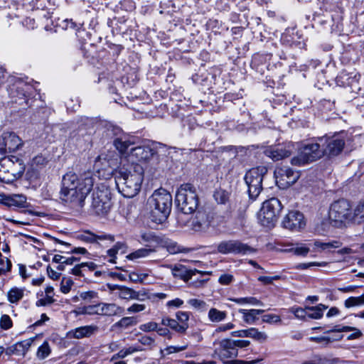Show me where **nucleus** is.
I'll list each match as a JSON object with an SVG mask.
<instances>
[{
	"instance_id": "f257e3e1",
	"label": "nucleus",
	"mask_w": 364,
	"mask_h": 364,
	"mask_svg": "<svg viewBox=\"0 0 364 364\" xmlns=\"http://www.w3.org/2000/svg\"><path fill=\"white\" fill-rule=\"evenodd\" d=\"M94 183L95 178L92 172L84 173L80 177L75 173H68L63 177L60 198L65 203L82 207Z\"/></svg>"
},
{
	"instance_id": "f03ea898",
	"label": "nucleus",
	"mask_w": 364,
	"mask_h": 364,
	"mask_svg": "<svg viewBox=\"0 0 364 364\" xmlns=\"http://www.w3.org/2000/svg\"><path fill=\"white\" fill-rule=\"evenodd\" d=\"M144 168L138 164L122 167L114 173V180L119 192L125 198H133L141 189Z\"/></svg>"
},
{
	"instance_id": "7ed1b4c3",
	"label": "nucleus",
	"mask_w": 364,
	"mask_h": 364,
	"mask_svg": "<svg viewBox=\"0 0 364 364\" xmlns=\"http://www.w3.org/2000/svg\"><path fill=\"white\" fill-rule=\"evenodd\" d=\"M148 205L151 220L157 224L163 223L171 213L172 196L165 189H158L148 199Z\"/></svg>"
},
{
	"instance_id": "20e7f679",
	"label": "nucleus",
	"mask_w": 364,
	"mask_h": 364,
	"mask_svg": "<svg viewBox=\"0 0 364 364\" xmlns=\"http://www.w3.org/2000/svg\"><path fill=\"white\" fill-rule=\"evenodd\" d=\"M23 160L16 156H9L0 159V181L11 183L21 178L25 172Z\"/></svg>"
},
{
	"instance_id": "39448f33",
	"label": "nucleus",
	"mask_w": 364,
	"mask_h": 364,
	"mask_svg": "<svg viewBox=\"0 0 364 364\" xmlns=\"http://www.w3.org/2000/svg\"><path fill=\"white\" fill-rule=\"evenodd\" d=\"M175 203L183 214L195 212L199 204L196 187L191 183L182 184L176 192Z\"/></svg>"
},
{
	"instance_id": "423d86ee",
	"label": "nucleus",
	"mask_w": 364,
	"mask_h": 364,
	"mask_svg": "<svg viewBox=\"0 0 364 364\" xmlns=\"http://www.w3.org/2000/svg\"><path fill=\"white\" fill-rule=\"evenodd\" d=\"M112 206V194L109 188L104 184L97 186L92 194L91 211L97 215L105 216Z\"/></svg>"
},
{
	"instance_id": "0eeeda50",
	"label": "nucleus",
	"mask_w": 364,
	"mask_h": 364,
	"mask_svg": "<svg viewBox=\"0 0 364 364\" xmlns=\"http://www.w3.org/2000/svg\"><path fill=\"white\" fill-rule=\"evenodd\" d=\"M323 156L320 141L309 143L299 149L296 156L291 159V164L296 166H302L317 161Z\"/></svg>"
},
{
	"instance_id": "6e6552de",
	"label": "nucleus",
	"mask_w": 364,
	"mask_h": 364,
	"mask_svg": "<svg viewBox=\"0 0 364 364\" xmlns=\"http://www.w3.org/2000/svg\"><path fill=\"white\" fill-rule=\"evenodd\" d=\"M267 173L265 166H257L249 170L245 176V181L248 187V193L252 199H255L262 190V181Z\"/></svg>"
},
{
	"instance_id": "1a4fd4ad",
	"label": "nucleus",
	"mask_w": 364,
	"mask_h": 364,
	"mask_svg": "<svg viewBox=\"0 0 364 364\" xmlns=\"http://www.w3.org/2000/svg\"><path fill=\"white\" fill-rule=\"evenodd\" d=\"M282 209V203L277 198H272L264 201L259 215L262 225L269 228L274 226Z\"/></svg>"
},
{
	"instance_id": "9d476101",
	"label": "nucleus",
	"mask_w": 364,
	"mask_h": 364,
	"mask_svg": "<svg viewBox=\"0 0 364 364\" xmlns=\"http://www.w3.org/2000/svg\"><path fill=\"white\" fill-rule=\"evenodd\" d=\"M329 219L335 226H340L347 220H351L350 205L346 200L341 199L333 202L328 212Z\"/></svg>"
},
{
	"instance_id": "9b49d317",
	"label": "nucleus",
	"mask_w": 364,
	"mask_h": 364,
	"mask_svg": "<svg viewBox=\"0 0 364 364\" xmlns=\"http://www.w3.org/2000/svg\"><path fill=\"white\" fill-rule=\"evenodd\" d=\"M217 252L223 255H250L255 252L252 247L238 240H223L217 245Z\"/></svg>"
},
{
	"instance_id": "f8f14e48",
	"label": "nucleus",
	"mask_w": 364,
	"mask_h": 364,
	"mask_svg": "<svg viewBox=\"0 0 364 364\" xmlns=\"http://www.w3.org/2000/svg\"><path fill=\"white\" fill-rule=\"evenodd\" d=\"M274 176L277 186L282 189H286L298 181L300 173L289 166H282L275 168Z\"/></svg>"
},
{
	"instance_id": "ddd939ff",
	"label": "nucleus",
	"mask_w": 364,
	"mask_h": 364,
	"mask_svg": "<svg viewBox=\"0 0 364 364\" xmlns=\"http://www.w3.org/2000/svg\"><path fill=\"white\" fill-rule=\"evenodd\" d=\"M83 313L85 314L114 316L122 315L124 308L114 303H99L95 305H89L84 307Z\"/></svg>"
},
{
	"instance_id": "4468645a",
	"label": "nucleus",
	"mask_w": 364,
	"mask_h": 364,
	"mask_svg": "<svg viewBox=\"0 0 364 364\" xmlns=\"http://www.w3.org/2000/svg\"><path fill=\"white\" fill-rule=\"evenodd\" d=\"M317 141L321 142L323 155L328 156H338L343 151L345 146L344 138L340 135H334L331 137H320Z\"/></svg>"
},
{
	"instance_id": "2eb2a0df",
	"label": "nucleus",
	"mask_w": 364,
	"mask_h": 364,
	"mask_svg": "<svg viewBox=\"0 0 364 364\" xmlns=\"http://www.w3.org/2000/svg\"><path fill=\"white\" fill-rule=\"evenodd\" d=\"M220 217L214 218L209 215L205 211L198 210L196 215L190 221L189 226L191 228L196 231H205L209 227L216 228L218 225L215 220H219Z\"/></svg>"
},
{
	"instance_id": "dca6fc26",
	"label": "nucleus",
	"mask_w": 364,
	"mask_h": 364,
	"mask_svg": "<svg viewBox=\"0 0 364 364\" xmlns=\"http://www.w3.org/2000/svg\"><path fill=\"white\" fill-rule=\"evenodd\" d=\"M23 143L21 139L13 132H4L0 136V152H14L20 149Z\"/></svg>"
},
{
	"instance_id": "f3484780",
	"label": "nucleus",
	"mask_w": 364,
	"mask_h": 364,
	"mask_svg": "<svg viewBox=\"0 0 364 364\" xmlns=\"http://www.w3.org/2000/svg\"><path fill=\"white\" fill-rule=\"evenodd\" d=\"M237 349H235L233 346V342L230 339H223L219 343V347L215 350V353L218 355L220 360L223 364H226L227 362H230L232 358L237 355Z\"/></svg>"
},
{
	"instance_id": "a211bd4d",
	"label": "nucleus",
	"mask_w": 364,
	"mask_h": 364,
	"mask_svg": "<svg viewBox=\"0 0 364 364\" xmlns=\"http://www.w3.org/2000/svg\"><path fill=\"white\" fill-rule=\"evenodd\" d=\"M293 146L291 143L272 146L264 150V154L277 161L289 157L292 152Z\"/></svg>"
},
{
	"instance_id": "6ab92c4d",
	"label": "nucleus",
	"mask_w": 364,
	"mask_h": 364,
	"mask_svg": "<svg viewBox=\"0 0 364 364\" xmlns=\"http://www.w3.org/2000/svg\"><path fill=\"white\" fill-rule=\"evenodd\" d=\"M305 225L304 215L299 211H290L283 219V228L290 230H298Z\"/></svg>"
},
{
	"instance_id": "aec40b11",
	"label": "nucleus",
	"mask_w": 364,
	"mask_h": 364,
	"mask_svg": "<svg viewBox=\"0 0 364 364\" xmlns=\"http://www.w3.org/2000/svg\"><path fill=\"white\" fill-rule=\"evenodd\" d=\"M154 153V150L147 146H139L130 149V157L138 161H148Z\"/></svg>"
},
{
	"instance_id": "412c9836",
	"label": "nucleus",
	"mask_w": 364,
	"mask_h": 364,
	"mask_svg": "<svg viewBox=\"0 0 364 364\" xmlns=\"http://www.w3.org/2000/svg\"><path fill=\"white\" fill-rule=\"evenodd\" d=\"M231 335L236 337H249L259 342L266 341L268 338L264 332L259 331L256 328L232 331Z\"/></svg>"
},
{
	"instance_id": "4be33fe9",
	"label": "nucleus",
	"mask_w": 364,
	"mask_h": 364,
	"mask_svg": "<svg viewBox=\"0 0 364 364\" xmlns=\"http://www.w3.org/2000/svg\"><path fill=\"white\" fill-rule=\"evenodd\" d=\"M159 245L166 249L170 254L173 255L181 252H188L190 251L188 248L183 247L179 245L176 242L164 237H161Z\"/></svg>"
},
{
	"instance_id": "5701e85b",
	"label": "nucleus",
	"mask_w": 364,
	"mask_h": 364,
	"mask_svg": "<svg viewBox=\"0 0 364 364\" xmlns=\"http://www.w3.org/2000/svg\"><path fill=\"white\" fill-rule=\"evenodd\" d=\"M138 320L135 316H125L114 323L111 326V331H122L137 324Z\"/></svg>"
},
{
	"instance_id": "b1692460",
	"label": "nucleus",
	"mask_w": 364,
	"mask_h": 364,
	"mask_svg": "<svg viewBox=\"0 0 364 364\" xmlns=\"http://www.w3.org/2000/svg\"><path fill=\"white\" fill-rule=\"evenodd\" d=\"M135 144V139L127 136L117 138L114 141L115 147L122 154L127 153L131 149L130 146Z\"/></svg>"
},
{
	"instance_id": "393cba45",
	"label": "nucleus",
	"mask_w": 364,
	"mask_h": 364,
	"mask_svg": "<svg viewBox=\"0 0 364 364\" xmlns=\"http://www.w3.org/2000/svg\"><path fill=\"white\" fill-rule=\"evenodd\" d=\"M5 204L9 206L25 207L26 197L22 194H12L2 196Z\"/></svg>"
},
{
	"instance_id": "a878e982",
	"label": "nucleus",
	"mask_w": 364,
	"mask_h": 364,
	"mask_svg": "<svg viewBox=\"0 0 364 364\" xmlns=\"http://www.w3.org/2000/svg\"><path fill=\"white\" fill-rule=\"evenodd\" d=\"M285 247H287V248L284 250V252H291L297 256L305 257L310 251L309 247L304 243H291L286 245Z\"/></svg>"
},
{
	"instance_id": "bb28decb",
	"label": "nucleus",
	"mask_w": 364,
	"mask_h": 364,
	"mask_svg": "<svg viewBox=\"0 0 364 364\" xmlns=\"http://www.w3.org/2000/svg\"><path fill=\"white\" fill-rule=\"evenodd\" d=\"M265 311L264 309H242L238 310V312L242 315V320L247 324H253L258 319L257 316L263 314Z\"/></svg>"
},
{
	"instance_id": "cd10ccee",
	"label": "nucleus",
	"mask_w": 364,
	"mask_h": 364,
	"mask_svg": "<svg viewBox=\"0 0 364 364\" xmlns=\"http://www.w3.org/2000/svg\"><path fill=\"white\" fill-rule=\"evenodd\" d=\"M99 330L98 326L95 325L85 326L75 328L73 332V336L75 338L90 337Z\"/></svg>"
},
{
	"instance_id": "c85d7f7f",
	"label": "nucleus",
	"mask_w": 364,
	"mask_h": 364,
	"mask_svg": "<svg viewBox=\"0 0 364 364\" xmlns=\"http://www.w3.org/2000/svg\"><path fill=\"white\" fill-rule=\"evenodd\" d=\"M161 324L181 334L185 333L188 328V324H180L177 320L168 317L162 319Z\"/></svg>"
},
{
	"instance_id": "c756f323",
	"label": "nucleus",
	"mask_w": 364,
	"mask_h": 364,
	"mask_svg": "<svg viewBox=\"0 0 364 364\" xmlns=\"http://www.w3.org/2000/svg\"><path fill=\"white\" fill-rule=\"evenodd\" d=\"M351 220L354 223L364 224V200L359 201L354 208Z\"/></svg>"
},
{
	"instance_id": "7c9ffc66",
	"label": "nucleus",
	"mask_w": 364,
	"mask_h": 364,
	"mask_svg": "<svg viewBox=\"0 0 364 364\" xmlns=\"http://www.w3.org/2000/svg\"><path fill=\"white\" fill-rule=\"evenodd\" d=\"M353 331L354 333L350 334L348 337V340L358 338L362 336V333L359 329L354 328V327H350V326H341V325L335 326L333 328L327 331V332L328 333H329V332H347V331Z\"/></svg>"
},
{
	"instance_id": "2f4dec72",
	"label": "nucleus",
	"mask_w": 364,
	"mask_h": 364,
	"mask_svg": "<svg viewBox=\"0 0 364 364\" xmlns=\"http://www.w3.org/2000/svg\"><path fill=\"white\" fill-rule=\"evenodd\" d=\"M80 238L85 242H90V243L97 242V240H109L112 241L114 240V237L112 235H96L90 232H86L80 235Z\"/></svg>"
},
{
	"instance_id": "473e14b6",
	"label": "nucleus",
	"mask_w": 364,
	"mask_h": 364,
	"mask_svg": "<svg viewBox=\"0 0 364 364\" xmlns=\"http://www.w3.org/2000/svg\"><path fill=\"white\" fill-rule=\"evenodd\" d=\"M116 295L122 299L130 300L138 299L139 293L131 288L122 286L119 291L116 292Z\"/></svg>"
},
{
	"instance_id": "72a5a7b5",
	"label": "nucleus",
	"mask_w": 364,
	"mask_h": 364,
	"mask_svg": "<svg viewBox=\"0 0 364 364\" xmlns=\"http://www.w3.org/2000/svg\"><path fill=\"white\" fill-rule=\"evenodd\" d=\"M155 252L154 249L151 248H140L134 252L129 254L127 258L129 260H136L141 258L149 257L152 253Z\"/></svg>"
},
{
	"instance_id": "f704fd0d",
	"label": "nucleus",
	"mask_w": 364,
	"mask_h": 364,
	"mask_svg": "<svg viewBox=\"0 0 364 364\" xmlns=\"http://www.w3.org/2000/svg\"><path fill=\"white\" fill-rule=\"evenodd\" d=\"M184 269L185 267L183 265H180V267L175 266L172 269L173 276L180 277L184 280H188L193 275H195L196 272H198L197 269H190L189 271H187Z\"/></svg>"
},
{
	"instance_id": "c9c22d12",
	"label": "nucleus",
	"mask_w": 364,
	"mask_h": 364,
	"mask_svg": "<svg viewBox=\"0 0 364 364\" xmlns=\"http://www.w3.org/2000/svg\"><path fill=\"white\" fill-rule=\"evenodd\" d=\"M327 309L323 304H318L316 306H308L306 309L308 311L307 317L312 319H319L323 315V311Z\"/></svg>"
},
{
	"instance_id": "e433bc0d",
	"label": "nucleus",
	"mask_w": 364,
	"mask_h": 364,
	"mask_svg": "<svg viewBox=\"0 0 364 364\" xmlns=\"http://www.w3.org/2000/svg\"><path fill=\"white\" fill-rule=\"evenodd\" d=\"M24 295V289L18 287L11 288L7 293V297L9 302L12 304L17 303Z\"/></svg>"
},
{
	"instance_id": "4c0bfd02",
	"label": "nucleus",
	"mask_w": 364,
	"mask_h": 364,
	"mask_svg": "<svg viewBox=\"0 0 364 364\" xmlns=\"http://www.w3.org/2000/svg\"><path fill=\"white\" fill-rule=\"evenodd\" d=\"M208 316L210 321L218 323L225 319L227 313L226 311H222L215 308H211L208 311Z\"/></svg>"
},
{
	"instance_id": "58836bf2",
	"label": "nucleus",
	"mask_w": 364,
	"mask_h": 364,
	"mask_svg": "<svg viewBox=\"0 0 364 364\" xmlns=\"http://www.w3.org/2000/svg\"><path fill=\"white\" fill-rule=\"evenodd\" d=\"M41 170L29 165L27 171L25 173V178L30 183H36L41 177Z\"/></svg>"
},
{
	"instance_id": "ea45409f",
	"label": "nucleus",
	"mask_w": 364,
	"mask_h": 364,
	"mask_svg": "<svg viewBox=\"0 0 364 364\" xmlns=\"http://www.w3.org/2000/svg\"><path fill=\"white\" fill-rule=\"evenodd\" d=\"M364 306V294L359 296H350L344 301L346 309Z\"/></svg>"
},
{
	"instance_id": "a19ab883",
	"label": "nucleus",
	"mask_w": 364,
	"mask_h": 364,
	"mask_svg": "<svg viewBox=\"0 0 364 364\" xmlns=\"http://www.w3.org/2000/svg\"><path fill=\"white\" fill-rule=\"evenodd\" d=\"M34 341V338H30L22 341L21 342H18L15 345H14V348L19 353L22 355H25L28 351L29 348L31 346L33 342Z\"/></svg>"
},
{
	"instance_id": "79ce46f5",
	"label": "nucleus",
	"mask_w": 364,
	"mask_h": 364,
	"mask_svg": "<svg viewBox=\"0 0 364 364\" xmlns=\"http://www.w3.org/2000/svg\"><path fill=\"white\" fill-rule=\"evenodd\" d=\"M48 163V159L46 156L43 154H38L32 159L30 165L42 171Z\"/></svg>"
},
{
	"instance_id": "37998d69",
	"label": "nucleus",
	"mask_w": 364,
	"mask_h": 364,
	"mask_svg": "<svg viewBox=\"0 0 364 364\" xmlns=\"http://www.w3.org/2000/svg\"><path fill=\"white\" fill-rule=\"evenodd\" d=\"M229 300L234 301L238 304H249L253 306H263V303L256 297H242V298H230Z\"/></svg>"
},
{
	"instance_id": "c03bdc74",
	"label": "nucleus",
	"mask_w": 364,
	"mask_h": 364,
	"mask_svg": "<svg viewBox=\"0 0 364 364\" xmlns=\"http://www.w3.org/2000/svg\"><path fill=\"white\" fill-rule=\"evenodd\" d=\"M141 350L140 348H136L134 346H130L127 348H124L120 350L117 354L114 355L112 358V360H114L117 358H124L129 355H131L135 352H138Z\"/></svg>"
},
{
	"instance_id": "a18cd8bd",
	"label": "nucleus",
	"mask_w": 364,
	"mask_h": 364,
	"mask_svg": "<svg viewBox=\"0 0 364 364\" xmlns=\"http://www.w3.org/2000/svg\"><path fill=\"white\" fill-rule=\"evenodd\" d=\"M140 237H141V241L144 242H147V243L156 242L159 245L160 240H161V237L157 236L154 232H144L141 233Z\"/></svg>"
},
{
	"instance_id": "49530a36",
	"label": "nucleus",
	"mask_w": 364,
	"mask_h": 364,
	"mask_svg": "<svg viewBox=\"0 0 364 364\" xmlns=\"http://www.w3.org/2000/svg\"><path fill=\"white\" fill-rule=\"evenodd\" d=\"M50 352L51 350L48 343L45 341L41 346L38 347L36 355L39 359L43 360L50 354Z\"/></svg>"
},
{
	"instance_id": "de8ad7c7",
	"label": "nucleus",
	"mask_w": 364,
	"mask_h": 364,
	"mask_svg": "<svg viewBox=\"0 0 364 364\" xmlns=\"http://www.w3.org/2000/svg\"><path fill=\"white\" fill-rule=\"evenodd\" d=\"M214 198L218 203L225 204L229 200L230 194L228 191L220 189L214 193Z\"/></svg>"
},
{
	"instance_id": "09e8293b",
	"label": "nucleus",
	"mask_w": 364,
	"mask_h": 364,
	"mask_svg": "<svg viewBox=\"0 0 364 364\" xmlns=\"http://www.w3.org/2000/svg\"><path fill=\"white\" fill-rule=\"evenodd\" d=\"M340 245L341 244L338 241L323 242L319 240H316L314 242V246L316 247H319L323 250L330 248H338L340 247Z\"/></svg>"
},
{
	"instance_id": "8fccbe9b",
	"label": "nucleus",
	"mask_w": 364,
	"mask_h": 364,
	"mask_svg": "<svg viewBox=\"0 0 364 364\" xmlns=\"http://www.w3.org/2000/svg\"><path fill=\"white\" fill-rule=\"evenodd\" d=\"M73 284L74 282L71 278L63 277L60 282V291L63 294H67L70 291Z\"/></svg>"
},
{
	"instance_id": "3c124183",
	"label": "nucleus",
	"mask_w": 364,
	"mask_h": 364,
	"mask_svg": "<svg viewBox=\"0 0 364 364\" xmlns=\"http://www.w3.org/2000/svg\"><path fill=\"white\" fill-rule=\"evenodd\" d=\"M188 304H190L193 308L198 309V310H206L208 305L204 301L196 299H191L188 301Z\"/></svg>"
},
{
	"instance_id": "603ef678",
	"label": "nucleus",
	"mask_w": 364,
	"mask_h": 364,
	"mask_svg": "<svg viewBox=\"0 0 364 364\" xmlns=\"http://www.w3.org/2000/svg\"><path fill=\"white\" fill-rule=\"evenodd\" d=\"M13 326L11 318L9 315L4 314L0 318V327L4 330H9Z\"/></svg>"
},
{
	"instance_id": "864d4df0",
	"label": "nucleus",
	"mask_w": 364,
	"mask_h": 364,
	"mask_svg": "<svg viewBox=\"0 0 364 364\" xmlns=\"http://www.w3.org/2000/svg\"><path fill=\"white\" fill-rule=\"evenodd\" d=\"M0 272H8L11 269V262L6 258L3 257L1 253L0 252Z\"/></svg>"
},
{
	"instance_id": "5fc2aeb1",
	"label": "nucleus",
	"mask_w": 364,
	"mask_h": 364,
	"mask_svg": "<svg viewBox=\"0 0 364 364\" xmlns=\"http://www.w3.org/2000/svg\"><path fill=\"white\" fill-rule=\"evenodd\" d=\"M262 321L267 323H279L281 321L279 316L276 314H266L262 317Z\"/></svg>"
},
{
	"instance_id": "6e6d98bb",
	"label": "nucleus",
	"mask_w": 364,
	"mask_h": 364,
	"mask_svg": "<svg viewBox=\"0 0 364 364\" xmlns=\"http://www.w3.org/2000/svg\"><path fill=\"white\" fill-rule=\"evenodd\" d=\"M327 265V262H311L308 263H301L297 265V269H306L307 268L317 266V267H326Z\"/></svg>"
},
{
	"instance_id": "4d7b16f0",
	"label": "nucleus",
	"mask_w": 364,
	"mask_h": 364,
	"mask_svg": "<svg viewBox=\"0 0 364 364\" xmlns=\"http://www.w3.org/2000/svg\"><path fill=\"white\" fill-rule=\"evenodd\" d=\"M176 316L177 321L179 322L180 324H188L187 322L189 319V314L188 312L178 311L176 314Z\"/></svg>"
},
{
	"instance_id": "13d9d810",
	"label": "nucleus",
	"mask_w": 364,
	"mask_h": 364,
	"mask_svg": "<svg viewBox=\"0 0 364 364\" xmlns=\"http://www.w3.org/2000/svg\"><path fill=\"white\" fill-rule=\"evenodd\" d=\"M233 279L234 277L232 274H224L220 275L218 279V282L222 285H228L233 281Z\"/></svg>"
},
{
	"instance_id": "bf43d9fd",
	"label": "nucleus",
	"mask_w": 364,
	"mask_h": 364,
	"mask_svg": "<svg viewBox=\"0 0 364 364\" xmlns=\"http://www.w3.org/2000/svg\"><path fill=\"white\" fill-rule=\"evenodd\" d=\"M55 301L54 299L53 298V296H47L46 295L45 298L41 299L36 301V306H47L53 304Z\"/></svg>"
},
{
	"instance_id": "052dcab7",
	"label": "nucleus",
	"mask_w": 364,
	"mask_h": 364,
	"mask_svg": "<svg viewBox=\"0 0 364 364\" xmlns=\"http://www.w3.org/2000/svg\"><path fill=\"white\" fill-rule=\"evenodd\" d=\"M140 328L144 331H156L158 328V323L156 322H149L141 325Z\"/></svg>"
},
{
	"instance_id": "680f3d73",
	"label": "nucleus",
	"mask_w": 364,
	"mask_h": 364,
	"mask_svg": "<svg viewBox=\"0 0 364 364\" xmlns=\"http://www.w3.org/2000/svg\"><path fill=\"white\" fill-rule=\"evenodd\" d=\"M81 266H82L85 274L88 272H94L97 268V264L94 262H82Z\"/></svg>"
},
{
	"instance_id": "e2e57ef3",
	"label": "nucleus",
	"mask_w": 364,
	"mask_h": 364,
	"mask_svg": "<svg viewBox=\"0 0 364 364\" xmlns=\"http://www.w3.org/2000/svg\"><path fill=\"white\" fill-rule=\"evenodd\" d=\"M188 345H184L182 346H168L167 347L165 350L167 352V354H171L174 353H178L182 350H184L187 348Z\"/></svg>"
},
{
	"instance_id": "0e129e2a",
	"label": "nucleus",
	"mask_w": 364,
	"mask_h": 364,
	"mask_svg": "<svg viewBox=\"0 0 364 364\" xmlns=\"http://www.w3.org/2000/svg\"><path fill=\"white\" fill-rule=\"evenodd\" d=\"M145 309L144 304H134L127 309L129 313H137L142 311Z\"/></svg>"
},
{
	"instance_id": "69168bd1",
	"label": "nucleus",
	"mask_w": 364,
	"mask_h": 364,
	"mask_svg": "<svg viewBox=\"0 0 364 364\" xmlns=\"http://www.w3.org/2000/svg\"><path fill=\"white\" fill-rule=\"evenodd\" d=\"M232 342H233V346L234 348H235V349H237V348H246L249 346L250 344V342L247 340H232Z\"/></svg>"
},
{
	"instance_id": "338daca9",
	"label": "nucleus",
	"mask_w": 364,
	"mask_h": 364,
	"mask_svg": "<svg viewBox=\"0 0 364 364\" xmlns=\"http://www.w3.org/2000/svg\"><path fill=\"white\" fill-rule=\"evenodd\" d=\"M183 304V301L179 298H176L175 299L168 301L166 303V306L169 308H178L181 307Z\"/></svg>"
},
{
	"instance_id": "774afa93",
	"label": "nucleus",
	"mask_w": 364,
	"mask_h": 364,
	"mask_svg": "<svg viewBox=\"0 0 364 364\" xmlns=\"http://www.w3.org/2000/svg\"><path fill=\"white\" fill-rule=\"evenodd\" d=\"M140 343L144 346H151L155 343V339L154 338H151L150 336H142L141 339L139 340Z\"/></svg>"
}]
</instances>
